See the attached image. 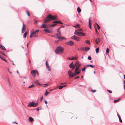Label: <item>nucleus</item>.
Segmentation results:
<instances>
[{
    "mask_svg": "<svg viewBox=\"0 0 125 125\" xmlns=\"http://www.w3.org/2000/svg\"><path fill=\"white\" fill-rule=\"evenodd\" d=\"M64 39H65L64 37H62L61 36V38L60 39V40H62Z\"/></svg>",
    "mask_w": 125,
    "mask_h": 125,
    "instance_id": "nucleus-41",
    "label": "nucleus"
},
{
    "mask_svg": "<svg viewBox=\"0 0 125 125\" xmlns=\"http://www.w3.org/2000/svg\"><path fill=\"white\" fill-rule=\"evenodd\" d=\"M87 66L88 67H90L92 68H94L95 67L94 65L91 64H88Z\"/></svg>",
    "mask_w": 125,
    "mask_h": 125,
    "instance_id": "nucleus-20",
    "label": "nucleus"
},
{
    "mask_svg": "<svg viewBox=\"0 0 125 125\" xmlns=\"http://www.w3.org/2000/svg\"><path fill=\"white\" fill-rule=\"evenodd\" d=\"M77 30V32H78V31H82V30L81 28H79V29L78 30Z\"/></svg>",
    "mask_w": 125,
    "mask_h": 125,
    "instance_id": "nucleus-48",
    "label": "nucleus"
},
{
    "mask_svg": "<svg viewBox=\"0 0 125 125\" xmlns=\"http://www.w3.org/2000/svg\"><path fill=\"white\" fill-rule=\"evenodd\" d=\"M49 92H48L47 91H45V92L44 94V95L45 96H46L49 93Z\"/></svg>",
    "mask_w": 125,
    "mask_h": 125,
    "instance_id": "nucleus-28",
    "label": "nucleus"
},
{
    "mask_svg": "<svg viewBox=\"0 0 125 125\" xmlns=\"http://www.w3.org/2000/svg\"><path fill=\"white\" fill-rule=\"evenodd\" d=\"M68 73L69 75V76L70 77H73V73L70 70L69 71Z\"/></svg>",
    "mask_w": 125,
    "mask_h": 125,
    "instance_id": "nucleus-11",
    "label": "nucleus"
},
{
    "mask_svg": "<svg viewBox=\"0 0 125 125\" xmlns=\"http://www.w3.org/2000/svg\"><path fill=\"white\" fill-rule=\"evenodd\" d=\"M33 36L35 37H37L38 36V35L37 33H36L35 35H33Z\"/></svg>",
    "mask_w": 125,
    "mask_h": 125,
    "instance_id": "nucleus-33",
    "label": "nucleus"
},
{
    "mask_svg": "<svg viewBox=\"0 0 125 125\" xmlns=\"http://www.w3.org/2000/svg\"><path fill=\"white\" fill-rule=\"evenodd\" d=\"M56 25V23H53L51 25V26L52 27H53L55 26Z\"/></svg>",
    "mask_w": 125,
    "mask_h": 125,
    "instance_id": "nucleus-29",
    "label": "nucleus"
},
{
    "mask_svg": "<svg viewBox=\"0 0 125 125\" xmlns=\"http://www.w3.org/2000/svg\"><path fill=\"white\" fill-rule=\"evenodd\" d=\"M85 43H86L89 44H90V41L88 40H85Z\"/></svg>",
    "mask_w": 125,
    "mask_h": 125,
    "instance_id": "nucleus-22",
    "label": "nucleus"
},
{
    "mask_svg": "<svg viewBox=\"0 0 125 125\" xmlns=\"http://www.w3.org/2000/svg\"><path fill=\"white\" fill-rule=\"evenodd\" d=\"M38 104V103L37 102L36 103H35L33 101L31 102H29V104L27 106L29 107H36Z\"/></svg>",
    "mask_w": 125,
    "mask_h": 125,
    "instance_id": "nucleus-3",
    "label": "nucleus"
},
{
    "mask_svg": "<svg viewBox=\"0 0 125 125\" xmlns=\"http://www.w3.org/2000/svg\"><path fill=\"white\" fill-rule=\"evenodd\" d=\"M79 64V62L77 61L76 62L75 64V66H77Z\"/></svg>",
    "mask_w": 125,
    "mask_h": 125,
    "instance_id": "nucleus-35",
    "label": "nucleus"
},
{
    "mask_svg": "<svg viewBox=\"0 0 125 125\" xmlns=\"http://www.w3.org/2000/svg\"><path fill=\"white\" fill-rule=\"evenodd\" d=\"M0 48H1L2 49L4 50H6V49L5 47L3 45H2L0 44Z\"/></svg>",
    "mask_w": 125,
    "mask_h": 125,
    "instance_id": "nucleus-17",
    "label": "nucleus"
},
{
    "mask_svg": "<svg viewBox=\"0 0 125 125\" xmlns=\"http://www.w3.org/2000/svg\"><path fill=\"white\" fill-rule=\"evenodd\" d=\"M26 25H25L24 22H23V27L22 28L21 32L22 33H23L26 30Z\"/></svg>",
    "mask_w": 125,
    "mask_h": 125,
    "instance_id": "nucleus-8",
    "label": "nucleus"
},
{
    "mask_svg": "<svg viewBox=\"0 0 125 125\" xmlns=\"http://www.w3.org/2000/svg\"><path fill=\"white\" fill-rule=\"evenodd\" d=\"M95 40H97L99 42H100L101 41L100 39L98 38H97Z\"/></svg>",
    "mask_w": 125,
    "mask_h": 125,
    "instance_id": "nucleus-31",
    "label": "nucleus"
},
{
    "mask_svg": "<svg viewBox=\"0 0 125 125\" xmlns=\"http://www.w3.org/2000/svg\"><path fill=\"white\" fill-rule=\"evenodd\" d=\"M58 87L59 89H61L63 88L62 86H58Z\"/></svg>",
    "mask_w": 125,
    "mask_h": 125,
    "instance_id": "nucleus-32",
    "label": "nucleus"
},
{
    "mask_svg": "<svg viewBox=\"0 0 125 125\" xmlns=\"http://www.w3.org/2000/svg\"><path fill=\"white\" fill-rule=\"evenodd\" d=\"M81 71L78 67L76 66L74 70L75 73L77 74H79L80 73Z\"/></svg>",
    "mask_w": 125,
    "mask_h": 125,
    "instance_id": "nucleus-4",
    "label": "nucleus"
},
{
    "mask_svg": "<svg viewBox=\"0 0 125 125\" xmlns=\"http://www.w3.org/2000/svg\"><path fill=\"white\" fill-rule=\"evenodd\" d=\"M107 91L110 94H111L112 93V91L111 90L107 89Z\"/></svg>",
    "mask_w": 125,
    "mask_h": 125,
    "instance_id": "nucleus-37",
    "label": "nucleus"
},
{
    "mask_svg": "<svg viewBox=\"0 0 125 125\" xmlns=\"http://www.w3.org/2000/svg\"><path fill=\"white\" fill-rule=\"evenodd\" d=\"M46 67L47 68L48 70L49 71H51V69L49 67V64L48 63L47 61H46Z\"/></svg>",
    "mask_w": 125,
    "mask_h": 125,
    "instance_id": "nucleus-12",
    "label": "nucleus"
},
{
    "mask_svg": "<svg viewBox=\"0 0 125 125\" xmlns=\"http://www.w3.org/2000/svg\"><path fill=\"white\" fill-rule=\"evenodd\" d=\"M76 75H77V74H76V73H73V77L76 76Z\"/></svg>",
    "mask_w": 125,
    "mask_h": 125,
    "instance_id": "nucleus-51",
    "label": "nucleus"
},
{
    "mask_svg": "<svg viewBox=\"0 0 125 125\" xmlns=\"http://www.w3.org/2000/svg\"><path fill=\"white\" fill-rule=\"evenodd\" d=\"M58 41H59V40L55 41H54V42L55 44H57L58 43Z\"/></svg>",
    "mask_w": 125,
    "mask_h": 125,
    "instance_id": "nucleus-44",
    "label": "nucleus"
},
{
    "mask_svg": "<svg viewBox=\"0 0 125 125\" xmlns=\"http://www.w3.org/2000/svg\"><path fill=\"white\" fill-rule=\"evenodd\" d=\"M34 83L35 84L38 85L40 86L41 85V84L39 81L38 80H36L35 81Z\"/></svg>",
    "mask_w": 125,
    "mask_h": 125,
    "instance_id": "nucleus-16",
    "label": "nucleus"
},
{
    "mask_svg": "<svg viewBox=\"0 0 125 125\" xmlns=\"http://www.w3.org/2000/svg\"><path fill=\"white\" fill-rule=\"evenodd\" d=\"M56 24H58V23H59V21H57V20H56Z\"/></svg>",
    "mask_w": 125,
    "mask_h": 125,
    "instance_id": "nucleus-52",
    "label": "nucleus"
},
{
    "mask_svg": "<svg viewBox=\"0 0 125 125\" xmlns=\"http://www.w3.org/2000/svg\"><path fill=\"white\" fill-rule=\"evenodd\" d=\"M27 33V32L26 31L23 34V37L25 38L26 37Z\"/></svg>",
    "mask_w": 125,
    "mask_h": 125,
    "instance_id": "nucleus-21",
    "label": "nucleus"
},
{
    "mask_svg": "<svg viewBox=\"0 0 125 125\" xmlns=\"http://www.w3.org/2000/svg\"><path fill=\"white\" fill-rule=\"evenodd\" d=\"M65 27L64 25H61L60 27L61 28L62 27Z\"/></svg>",
    "mask_w": 125,
    "mask_h": 125,
    "instance_id": "nucleus-64",
    "label": "nucleus"
},
{
    "mask_svg": "<svg viewBox=\"0 0 125 125\" xmlns=\"http://www.w3.org/2000/svg\"><path fill=\"white\" fill-rule=\"evenodd\" d=\"M96 52L97 53L99 51V48L98 47L95 50Z\"/></svg>",
    "mask_w": 125,
    "mask_h": 125,
    "instance_id": "nucleus-25",
    "label": "nucleus"
},
{
    "mask_svg": "<svg viewBox=\"0 0 125 125\" xmlns=\"http://www.w3.org/2000/svg\"><path fill=\"white\" fill-rule=\"evenodd\" d=\"M75 68V67H73L71 68H72V69H71V71H73V70Z\"/></svg>",
    "mask_w": 125,
    "mask_h": 125,
    "instance_id": "nucleus-60",
    "label": "nucleus"
},
{
    "mask_svg": "<svg viewBox=\"0 0 125 125\" xmlns=\"http://www.w3.org/2000/svg\"><path fill=\"white\" fill-rule=\"evenodd\" d=\"M8 71L9 72V73L10 74H12V73L9 70V68H8Z\"/></svg>",
    "mask_w": 125,
    "mask_h": 125,
    "instance_id": "nucleus-54",
    "label": "nucleus"
},
{
    "mask_svg": "<svg viewBox=\"0 0 125 125\" xmlns=\"http://www.w3.org/2000/svg\"><path fill=\"white\" fill-rule=\"evenodd\" d=\"M97 29L98 30H99L100 29V27L99 25H97Z\"/></svg>",
    "mask_w": 125,
    "mask_h": 125,
    "instance_id": "nucleus-50",
    "label": "nucleus"
},
{
    "mask_svg": "<svg viewBox=\"0 0 125 125\" xmlns=\"http://www.w3.org/2000/svg\"><path fill=\"white\" fill-rule=\"evenodd\" d=\"M82 65V64L81 63L79 64L77 66V67H78V68H79L80 66Z\"/></svg>",
    "mask_w": 125,
    "mask_h": 125,
    "instance_id": "nucleus-38",
    "label": "nucleus"
},
{
    "mask_svg": "<svg viewBox=\"0 0 125 125\" xmlns=\"http://www.w3.org/2000/svg\"><path fill=\"white\" fill-rule=\"evenodd\" d=\"M44 103L45 104H47V102L45 100L44 101Z\"/></svg>",
    "mask_w": 125,
    "mask_h": 125,
    "instance_id": "nucleus-63",
    "label": "nucleus"
},
{
    "mask_svg": "<svg viewBox=\"0 0 125 125\" xmlns=\"http://www.w3.org/2000/svg\"><path fill=\"white\" fill-rule=\"evenodd\" d=\"M71 38L78 41H79L80 40V38L74 35L73 36L71 37Z\"/></svg>",
    "mask_w": 125,
    "mask_h": 125,
    "instance_id": "nucleus-7",
    "label": "nucleus"
},
{
    "mask_svg": "<svg viewBox=\"0 0 125 125\" xmlns=\"http://www.w3.org/2000/svg\"><path fill=\"white\" fill-rule=\"evenodd\" d=\"M77 57H73L72 58H71V59L72 60H77Z\"/></svg>",
    "mask_w": 125,
    "mask_h": 125,
    "instance_id": "nucleus-23",
    "label": "nucleus"
},
{
    "mask_svg": "<svg viewBox=\"0 0 125 125\" xmlns=\"http://www.w3.org/2000/svg\"><path fill=\"white\" fill-rule=\"evenodd\" d=\"M43 31L45 32L49 33H51L53 31V29H51L50 30L47 29H44Z\"/></svg>",
    "mask_w": 125,
    "mask_h": 125,
    "instance_id": "nucleus-9",
    "label": "nucleus"
},
{
    "mask_svg": "<svg viewBox=\"0 0 125 125\" xmlns=\"http://www.w3.org/2000/svg\"><path fill=\"white\" fill-rule=\"evenodd\" d=\"M80 49L82 51H84L85 52L89 51L90 49V48L87 47H82L80 48Z\"/></svg>",
    "mask_w": 125,
    "mask_h": 125,
    "instance_id": "nucleus-5",
    "label": "nucleus"
},
{
    "mask_svg": "<svg viewBox=\"0 0 125 125\" xmlns=\"http://www.w3.org/2000/svg\"><path fill=\"white\" fill-rule=\"evenodd\" d=\"M80 25L79 24H78L76 25H75V26H76V27H78L80 26Z\"/></svg>",
    "mask_w": 125,
    "mask_h": 125,
    "instance_id": "nucleus-53",
    "label": "nucleus"
},
{
    "mask_svg": "<svg viewBox=\"0 0 125 125\" xmlns=\"http://www.w3.org/2000/svg\"><path fill=\"white\" fill-rule=\"evenodd\" d=\"M119 122H120L121 123H122V119H121V118L120 117H119Z\"/></svg>",
    "mask_w": 125,
    "mask_h": 125,
    "instance_id": "nucleus-39",
    "label": "nucleus"
},
{
    "mask_svg": "<svg viewBox=\"0 0 125 125\" xmlns=\"http://www.w3.org/2000/svg\"><path fill=\"white\" fill-rule=\"evenodd\" d=\"M34 120V119L32 117H29V120L31 122H32Z\"/></svg>",
    "mask_w": 125,
    "mask_h": 125,
    "instance_id": "nucleus-19",
    "label": "nucleus"
},
{
    "mask_svg": "<svg viewBox=\"0 0 125 125\" xmlns=\"http://www.w3.org/2000/svg\"><path fill=\"white\" fill-rule=\"evenodd\" d=\"M1 59L2 60H3V61L6 62H7L6 60L5 59H4L2 58H1Z\"/></svg>",
    "mask_w": 125,
    "mask_h": 125,
    "instance_id": "nucleus-43",
    "label": "nucleus"
},
{
    "mask_svg": "<svg viewBox=\"0 0 125 125\" xmlns=\"http://www.w3.org/2000/svg\"><path fill=\"white\" fill-rule=\"evenodd\" d=\"M118 101L117 99L115 100H114V102L115 103H116V102H117Z\"/></svg>",
    "mask_w": 125,
    "mask_h": 125,
    "instance_id": "nucleus-57",
    "label": "nucleus"
},
{
    "mask_svg": "<svg viewBox=\"0 0 125 125\" xmlns=\"http://www.w3.org/2000/svg\"><path fill=\"white\" fill-rule=\"evenodd\" d=\"M109 52V49L108 48H107L106 49V54H107V53H108Z\"/></svg>",
    "mask_w": 125,
    "mask_h": 125,
    "instance_id": "nucleus-30",
    "label": "nucleus"
},
{
    "mask_svg": "<svg viewBox=\"0 0 125 125\" xmlns=\"http://www.w3.org/2000/svg\"><path fill=\"white\" fill-rule=\"evenodd\" d=\"M46 18V19L44 21V23H46L47 22H49L51 20H57V16L56 15H55L53 16L51 14L48 15Z\"/></svg>",
    "mask_w": 125,
    "mask_h": 125,
    "instance_id": "nucleus-1",
    "label": "nucleus"
},
{
    "mask_svg": "<svg viewBox=\"0 0 125 125\" xmlns=\"http://www.w3.org/2000/svg\"><path fill=\"white\" fill-rule=\"evenodd\" d=\"M79 77H79V76H77V77H76L75 78V79H77V78H79Z\"/></svg>",
    "mask_w": 125,
    "mask_h": 125,
    "instance_id": "nucleus-58",
    "label": "nucleus"
},
{
    "mask_svg": "<svg viewBox=\"0 0 125 125\" xmlns=\"http://www.w3.org/2000/svg\"><path fill=\"white\" fill-rule=\"evenodd\" d=\"M64 50V48L60 46H58L56 47L55 52L56 54H58L59 53H62Z\"/></svg>",
    "mask_w": 125,
    "mask_h": 125,
    "instance_id": "nucleus-2",
    "label": "nucleus"
},
{
    "mask_svg": "<svg viewBox=\"0 0 125 125\" xmlns=\"http://www.w3.org/2000/svg\"><path fill=\"white\" fill-rule=\"evenodd\" d=\"M77 11L78 13H80L81 11V9L79 7H78L77 8Z\"/></svg>",
    "mask_w": 125,
    "mask_h": 125,
    "instance_id": "nucleus-18",
    "label": "nucleus"
},
{
    "mask_svg": "<svg viewBox=\"0 0 125 125\" xmlns=\"http://www.w3.org/2000/svg\"><path fill=\"white\" fill-rule=\"evenodd\" d=\"M36 70H32L31 71V73L33 77H35L36 76L35 74H36Z\"/></svg>",
    "mask_w": 125,
    "mask_h": 125,
    "instance_id": "nucleus-10",
    "label": "nucleus"
},
{
    "mask_svg": "<svg viewBox=\"0 0 125 125\" xmlns=\"http://www.w3.org/2000/svg\"><path fill=\"white\" fill-rule=\"evenodd\" d=\"M36 33V32H38L39 31V30H36L35 31Z\"/></svg>",
    "mask_w": 125,
    "mask_h": 125,
    "instance_id": "nucleus-49",
    "label": "nucleus"
},
{
    "mask_svg": "<svg viewBox=\"0 0 125 125\" xmlns=\"http://www.w3.org/2000/svg\"><path fill=\"white\" fill-rule=\"evenodd\" d=\"M61 34H60V33L58 34V33H56L55 34V35L57 36V37H56V38H57L59 39V40H60V39L61 38V36L60 35Z\"/></svg>",
    "mask_w": 125,
    "mask_h": 125,
    "instance_id": "nucleus-15",
    "label": "nucleus"
},
{
    "mask_svg": "<svg viewBox=\"0 0 125 125\" xmlns=\"http://www.w3.org/2000/svg\"><path fill=\"white\" fill-rule=\"evenodd\" d=\"M69 67L70 68H71L75 67V65H74V64H70L69 65Z\"/></svg>",
    "mask_w": 125,
    "mask_h": 125,
    "instance_id": "nucleus-24",
    "label": "nucleus"
},
{
    "mask_svg": "<svg viewBox=\"0 0 125 125\" xmlns=\"http://www.w3.org/2000/svg\"><path fill=\"white\" fill-rule=\"evenodd\" d=\"M77 32V30H75V31L74 32V34L75 35H77L76 32Z\"/></svg>",
    "mask_w": 125,
    "mask_h": 125,
    "instance_id": "nucleus-61",
    "label": "nucleus"
},
{
    "mask_svg": "<svg viewBox=\"0 0 125 125\" xmlns=\"http://www.w3.org/2000/svg\"><path fill=\"white\" fill-rule=\"evenodd\" d=\"M48 27L47 26L43 23L42 24L40 28H46Z\"/></svg>",
    "mask_w": 125,
    "mask_h": 125,
    "instance_id": "nucleus-14",
    "label": "nucleus"
},
{
    "mask_svg": "<svg viewBox=\"0 0 125 125\" xmlns=\"http://www.w3.org/2000/svg\"><path fill=\"white\" fill-rule=\"evenodd\" d=\"M43 98V96H42L40 98V101L41 102Z\"/></svg>",
    "mask_w": 125,
    "mask_h": 125,
    "instance_id": "nucleus-47",
    "label": "nucleus"
},
{
    "mask_svg": "<svg viewBox=\"0 0 125 125\" xmlns=\"http://www.w3.org/2000/svg\"><path fill=\"white\" fill-rule=\"evenodd\" d=\"M26 13H27V14L28 16H30V14H29V13L28 12V11H26Z\"/></svg>",
    "mask_w": 125,
    "mask_h": 125,
    "instance_id": "nucleus-46",
    "label": "nucleus"
},
{
    "mask_svg": "<svg viewBox=\"0 0 125 125\" xmlns=\"http://www.w3.org/2000/svg\"><path fill=\"white\" fill-rule=\"evenodd\" d=\"M87 65H86L85 66H84V68H85V69H86L87 68Z\"/></svg>",
    "mask_w": 125,
    "mask_h": 125,
    "instance_id": "nucleus-62",
    "label": "nucleus"
},
{
    "mask_svg": "<svg viewBox=\"0 0 125 125\" xmlns=\"http://www.w3.org/2000/svg\"><path fill=\"white\" fill-rule=\"evenodd\" d=\"M34 86V85L33 84H31V85H30V86H29V87H28V88H31L32 87H33V86Z\"/></svg>",
    "mask_w": 125,
    "mask_h": 125,
    "instance_id": "nucleus-34",
    "label": "nucleus"
},
{
    "mask_svg": "<svg viewBox=\"0 0 125 125\" xmlns=\"http://www.w3.org/2000/svg\"><path fill=\"white\" fill-rule=\"evenodd\" d=\"M66 44L71 46L74 44L71 41H70L69 42H67Z\"/></svg>",
    "mask_w": 125,
    "mask_h": 125,
    "instance_id": "nucleus-13",
    "label": "nucleus"
},
{
    "mask_svg": "<svg viewBox=\"0 0 125 125\" xmlns=\"http://www.w3.org/2000/svg\"><path fill=\"white\" fill-rule=\"evenodd\" d=\"M77 50L78 51H82L81 50V49H80V48L79 49V48H78L77 49Z\"/></svg>",
    "mask_w": 125,
    "mask_h": 125,
    "instance_id": "nucleus-59",
    "label": "nucleus"
},
{
    "mask_svg": "<svg viewBox=\"0 0 125 125\" xmlns=\"http://www.w3.org/2000/svg\"><path fill=\"white\" fill-rule=\"evenodd\" d=\"M61 28L60 27H59L57 30V32H58L60 34H61V33L60 32V29Z\"/></svg>",
    "mask_w": 125,
    "mask_h": 125,
    "instance_id": "nucleus-26",
    "label": "nucleus"
},
{
    "mask_svg": "<svg viewBox=\"0 0 125 125\" xmlns=\"http://www.w3.org/2000/svg\"><path fill=\"white\" fill-rule=\"evenodd\" d=\"M88 59L89 60H91L92 59V58L90 56H88Z\"/></svg>",
    "mask_w": 125,
    "mask_h": 125,
    "instance_id": "nucleus-40",
    "label": "nucleus"
},
{
    "mask_svg": "<svg viewBox=\"0 0 125 125\" xmlns=\"http://www.w3.org/2000/svg\"><path fill=\"white\" fill-rule=\"evenodd\" d=\"M67 59L68 60H71V58H70V57H67Z\"/></svg>",
    "mask_w": 125,
    "mask_h": 125,
    "instance_id": "nucleus-55",
    "label": "nucleus"
},
{
    "mask_svg": "<svg viewBox=\"0 0 125 125\" xmlns=\"http://www.w3.org/2000/svg\"><path fill=\"white\" fill-rule=\"evenodd\" d=\"M95 30L97 34H99V33L98 32V31L96 28H95Z\"/></svg>",
    "mask_w": 125,
    "mask_h": 125,
    "instance_id": "nucleus-42",
    "label": "nucleus"
},
{
    "mask_svg": "<svg viewBox=\"0 0 125 125\" xmlns=\"http://www.w3.org/2000/svg\"><path fill=\"white\" fill-rule=\"evenodd\" d=\"M91 25V23H90V22H89V27L91 29H92Z\"/></svg>",
    "mask_w": 125,
    "mask_h": 125,
    "instance_id": "nucleus-27",
    "label": "nucleus"
},
{
    "mask_svg": "<svg viewBox=\"0 0 125 125\" xmlns=\"http://www.w3.org/2000/svg\"><path fill=\"white\" fill-rule=\"evenodd\" d=\"M76 33L77 35L80 36H85L86 35V34L85 33L82 32H77Z\"/></svg>",
    "mask_w": 125,
    "mask_h": 125,
    "instance_id": "nucleus-6",
    "label": "nucleus"
},
{
    "mask_svg": "<svg viewBox=\"0 0 125 125\" xmlns=\"http://www.w3.org/2000/svg\"><path fill=\"white\" fill-rule=\"evenodd\" d=\"M85 69L84 67L82 68V71L83 72H84L85 71Z\"/></svg>",
    "mask_w": 125,
    "mask_h": 125,
    "instance_id": "nucleus-45",
    "label": "nucleus"
},
{
    "mask_svg": "<svg viewBox=\"0 0 125 125\" xmlns=\"http://www.w3.org/2000/svg\"><path fill=\"white\" fill-rule=\"evenodd\" d=\"M31 34H32V35H33L34 34H35L36 33L35 31H33L32 32H31Z\"/></svg>",
    "mask_w": 125,
    "mask_h": 125,
    "instance_id": "nucleus-36",
    "label": "nucleus"
},
{
    "mask_svg": "<svg viewBox=\"0 0 125 125\" xmlns=\"http://www.w3.org/2000/svg\"><path fill=\"white\" fill-rule=\"evenodd\" d=\"M92 91L93 93H94L96 91V90H93Z\"/></svg>",
    "mask_w": 125,
    "mask_h": 125,
    "instance_id": "nucleus-56",
    "label": "nucleus"
}]
</instances>
